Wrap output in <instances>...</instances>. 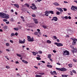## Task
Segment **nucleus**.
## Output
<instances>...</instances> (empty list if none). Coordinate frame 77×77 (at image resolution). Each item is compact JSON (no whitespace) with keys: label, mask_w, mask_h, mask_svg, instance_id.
<instances>
[{"label":"nucleus","mask_w":77,"mask_h":77,"mask_svg":"<svg viewBox=\"0 0 77 77\" xmlns=\"http://www.w3.org/2000/svg\"><path fill=\"white\" fill-rule=\"evenodd\" d=\"M1 18L8 19L9 18V15L5 14L4 13H0Z\"/></svg>","instance_id":"obj_1"},{"label":"nucleus","mask_w":77,"mask_h":77,"mask_svg":"<svg viewBox=\"0 0 77 77\" xmlns=\"http://www.w3.org/2000/svg\"><path fill=\"white\" fill-rule=\"evenodd\" d=\"M56 69L58 70L59 71H61L63 72L66 71L67 70L66 69H65V68L64 67H63V68H56Z\"/></svg>","instance_id":"obj_2"},{"label":"nucleus","mask_w":77,"mask_h":77,"mask_svg":"<svg viewBox=\"0 0 77 77\" xmlns=\"http://www.w3.org/2000/svg\"><path fill=\"white\" fill-rule=\"evenodd\" d=\"M32 6H30V8H31L33 10H36L37 9V7L35 6V5L34 3L32 4Z\"/></svg>","instance_id":"obj_3"},{"label":"nucleus","mask_w":77,"mask_h":77,"mask_svg":"<svg viewBox=\"0 0 77 77\" xmlns=\"http://www.w3.org/2000/svg\"><path fill=\"white\" fill-rule=\"evenodd\" d=\"M27 40L28 41L30 42H32L34 41L33 37H32L31 38L30 36H27Z\"/></svg>","instance_id":"obj_4"},{"label":"nucleus","mask_w":77,"mask_h":77,"mask_svg":"<svg viewBox=\"0 0 77 77\" xmlns=\"http://www.w3.org/2000/svg\"><path fill=\"white\" fill-rule=\"evenodd\" d=\"M63 55L64 56H65L66 55H69V52L68 51H67V50H66L63 51Z\"/></svg>","instance_id":"obj_5"},{"label":"nucleus","mask_w":77,"mask_h":77,"mask_svg":"<svg viewBox=\"0 0 77 77\" xmlns=\"http://www.w3.org/2000/svg\"><path fill=\"white\" fill-rule=\"evenodd\" d=\"M71 9V10H72L73 11H76L75 9L77 10V7L72 6Z\"/></svg>","instance_id":"obj_6"},{"label":"nucleus","mask_w":77,"mask_h":77,"mask_svg":"<svg viewBox=\"0 0 77 77\" xmlns=\"http://www.w3.org/2000/svg\"><path fill=\"white\" fill-rule=\"evenodd\" d=\"M55 44L57 45L58 47H60L63 46V44L62 43H55Z\"/></svg>","instance_id":"obj_7"},{"label":"nucleus","mask_w":77,"mask_h":77,"mask_svg":"<svg viewBox=\"0 0 77 77\" xmlns=\"http://www.w3.org/2000/svg\"><path fill=\"white\" fill-rule=\"evenodd\" d=\"M58 20V19L57 18V17H53L52 19H51V20L53 21L54 20L55 21H57Z\"/></svg>","instance_id":"obj_8"},{"label":"nucleus","mask_w":77,"mask_h":77,"mask_svg":"<svg viewBox=\"0 0 77 77\" xmlns=\"http://www.w3.org/2000/svg\"><path fill=\"white\" fill-rule=\"evenodd\" d=\"M25 42H26V40H25V39H23V41L22 40H19V43L21 44H24Z\"/></svg>","instance_id":"obj_9"},{"label":"nucleus","mask_w":77,"mask_h":77,"mask_svg":"<svg viewBox=\"0 0 77 77\" xmlns=\"http://www.w3.org/2000/svg\"><path fill=\"white\" fill-rule=\"evenodd\" d=\"M76 41H77V39H75L73 40V41L72 42V44L73 45H75L76 44Z\"/></svg>","instance_id":"obj_10"},{"label":"nucleus","mask_w":77,"mask_h":77,"mask_svg":"<svg viewBox=\"0 0 77 77\" xmlns=\"http://www.w3.org/2000/svg\"><path fill=\"white\" fill-rule=\"evenodd\" d=\"M73 50H72V52L74 53H77V49H75V48H73Z\"/></svg>","instance_id":"obj_11"},{"label":"nucleus","mask_w":77,"mask_h":77,"mask_svg":"<svg viewBox=\"0 0 77 77\" xmlns=\"http://www.w3.org/2000/svg\"><path fill=\"white\" fill-rule=\"evenodd\" d=\"M37 20L36 19H33V20H34V21H35V24H37L38 23V21H37Z\"/></svg>","instance_id":"obj_12"},{"label":"nucleus","mask_w":77,"mask_h":77,"mask_svg":"<svg viewBox=\"0 0 77 77\" xmlns=\"http://www.w3.org/2000/svg\"><path fill=\"white\" fill-rule=\"evenodd\" d=\"M56 73V71H53V72L52 71H51L50 72V73H51V75H55V73Z\"/></svg>","instance_id":"obj_13"},{"label":"nucleus","mask_w":77,"mask_h":77,"mask_svg":"<svg viewBox=\"0 0 77 77\" xmlns=\"http://www.w3.org/2000/svg\"><path fill=\"white\" fill-rule=\"evenodd\" d=\"M57 9L58 10V11H60L61 12H63V10H62V9L61 8H57Z\"/></svg>","instance_id":"obj_14"},{"label":"nucleus","mask_w":77,"mask_h":77,"mask_svg":"<svg viewBox=\"0 0 77 77\" xmlns=\"http://www.w3.org/2000/svg\"><path fill=\"white\" fill-rule=\"evenodd\" d=\"M14 6H15L17 8H19V6L17 4H14Z\"/></svg>","instance_id":"obj_15"},{"label":"nucleus","mask_w":77,"mask_h":77,"mask_svg":"<svg viewBox=\"0 0 77 77\" xmlns=\"http://www.w3.org/2000/svg\"><path fill=\"white\" fill-rule=\"evenodd\" d=\"M22 62L24 63H26V64H27L28 63V62L26 61V60H22Z\"/></svg>","instance_id":"obj_16"},{"label":"nucleus","mask_w":77,"mask_h":77,"mask_svg":"<svg viewBox=\"0 0 77 77\" xmlns=\"http://www.w3.org/2000/svg\"><path fill=\"white\" fill-rule=\"evenodd\" d=\"M47 66L49 68H52V66L51 65H47Z\"/></svg>","instance_id":"obj_17"},{"label":"nucleus","mask_w":77,"mask_h":77,"mask_svg":"<svg viewBox=\"0 0 77 77\" xmlns=\"http://www.w3.org/2000/svg\"><path fill=\"white\" fill-rule=\"evenodd\" d=\"M54 5H55L56 6H58L60 5L59 4L56 2L55 3H54Z\"/></svg>","instance_id":"obj_18"},{"label":"nucleus","mask_w":77,"mask_h":77,"mask_svg":"<svg viewBox=\"0 0 77 77\" xmlns=\"http://www.w3.org/2000/svg\"><path fill=\"white\" fill-rule=\"evenodd\" d=\"M47 43L49 44H50L51 43V42L49 40H48L47 41Z\"/></svg>","instance_id":"obj_19"},{"label":"nucleus","mask_w":77,"mask_h":77,"mask_svg":"<svg viewBox=\"0 0 77 77\" xmlns=\"http://www.w3.org/2000/svg\"><path fill=\"white\" fill-rule=\"evenodd\" d=\"M68 75H62V76L63 77H68Z\"/></svg>","instance_id":"obj_20"},{"label":"nucleus","mask_w":77,"mask_h":77,"mask_svg":"<svg viewBox=\"0 0 77 77\" xmlns=\"http://www.w3.org/2000/svg\"><path fill=\"white\" fill-rule=\"evenodd\" d=\"M3 28H4L5 30H6L7 28H8V26H5L4 27H3Z\"/></svg>","instance_id":"obj_21"},{"label":"nucleus","mask_w":77,"mask_h":77,"mask_svg":"<svg viewBox=\"0 0 77 77\" xmlns=\"http://www.w3.org/2000/svg\"><path fill=\"white\" fill-rule=\"evenodd\" d=\"M51 55L50 54H49L48 55V58H51Z\"/></svg>","instance_id":"obj_22"},{"label":"nucleus","mask_w":77,"mask_h":77,"mask_svg":"<svg viewBox=\"0 0 77 77\" xmlns=\"http://www.w3.org/2000/svg\"><path fill=\"white\" fill-rule=\"evenodd\" d=\"M25 6H26L27 7H29V5H28L27 3H25V4L24 5Z\"/></svg>","instance_id":"obj_23"},{"label":"nucleus","mask_w":77,"mask_h":77,"mask_svg":"<svg viewBox=\"0 0 77 77\" xmlns=\"http://www.w3.org/2000/svg\"><path fill=\"white\" fill-rule=\"evenodd\" d=\"M36 58L37 59V60H41V58L40 57H36Z\"/></svg>","instance_id":"obj_24"},{"label":"nucleus","mask_w":77,"mask_h":77,"mask_svg":"<svg viewBox=\"0 0 77 77\" xmlns=\"http://www.w3.org/2000/svg\"><path fill=\"white\" fill-rule=\"evenodd\" d=\"M15 36V34L14 33H11V36L12 37V36Z\"/></svg>","instance_id":"obj_25"},{"label":"nucleus","mask_w":77,"mask_h":77,"mask_svg":"<svg viewBox=\"0 0 77 77\" xmlns=\"http://www.w3.org/2000/svg\"><path fill=\"white\" fill-rule=\"evenodd\" d=\"M68 66L70 67L71 68V67H72V64H68Z\"/></svg>","instance_id":"obj_26"},{"label":"nucleus","mask_w":77,"mask_h":77,"mask_svg":"<svg viewBox=\"0 0 77 77\" xmlns=\"http://www.w3.org/2000/svg\"><path fill=\"white\" fill-rule=\"evenodd\" d=\"M35 76L36 77H42V76L41 75H35Z\"/></svg>","instance_id":"obj_27"},{"label":"nucleus","mask_w":77,"mask_h":77,"mask_svg":"<svg viewBox=\"0 0 77 77\" xmlns=\"http://www.w3.org/2000/svg\"><path fill=\"white\" fill-rule=\"evenodd\" d=\"M14 29L16 31H17L18 30V29L17 28H14Z\"/></svg>","instance_id":"obj_28"},{"label":"nucleus","mask_w":77,"mask_h":77,"mask_svg":"<svg viewBox=\"0 0 77 77\" xmlns=\"http://www.w3.org/2000/svg\"><path fill=\"white\" fill-rule=\"evenodd\" d=\"M45 13L47 14H50V11H46Z\"/></svg>","instance_id":"obj_29"},{"label":"nucleus","mask_w":77,"mask_h":77,"mask_svg":"<svg viewBox=\"0 0 77 77\" xmlns=\"http://www.w3.org/2000/svg\"><path fill=\"white\" fill-rule=\"evenodd\" d=\"M34 34L35 35H37L38 34V32H35L34 33Z\"/></svg>","instance_id":"obj_30"},{"label":"nucleus","mask_w":77,"mask_h":77,"mask_svg":"<svg viewBox=\"0 0 77 77\" xmlns=\"http://www.w3.org/2000/svg\"><path fill=\"white\" fill-rule=\"evenodd\" d=\"M50 13L51 14H54V12L53 11H50Z\"/></svg>","instance_id":"obj_31"},{"label":"nucleus","mask_w":77,"mask_h":77,"mask_svg":"<svg viewBox=\"0 0 77 77\" xmlns=\"http://www.w3.org/2000/svg\"><path fill=\"white\" fill-rule=\"evenodd\" d=\"M32 53L33 54V55H36V53L35 52H34L33 51L32 52Z\"/></svg>","instance_id":"obj_32"},{"label":"nucleus","mask_w":77,"mask_h":77,"mask_svg":"<svg viewBox=\"0 0 77 77\" xmlns=\"http://www.w3.org/2000/svg\"><path fill=\"white\" fill-rule=\"evenodd\" d=\"M17 56L20 57H21L22 56L20 55L19 54H17Z\"/></svg>","instance_id":"obj_33"},{"label":"nucleus","mask_w":77,"mask_h":77,"mask_svg":"<svg viewBox=\"0 0 77 77\" xmlns=\"http://www.w3.org/2000/svg\"><path fill=\"white\" fill-rule=\"evenodd\" d=\"M3 21L4 22H6L8 21V20L6 19H4L3 20Z\"/></svg>","instance_id":"obj_34"},{"label":"nucleus","mask_w":77,"mask_h":77,"mask_svg":"<svg viewBox=\"0 0 77 77\" xmlns=\"http://www.w3.org/2000/svg\"><path fill=\"white\" fill-rule=\"evenodd\" d=\"M10 20V21H11V22H13L14 20V19L13 18H11Z\"/></svg>","instance_id":"obj_35"},{"label":"nucleus","mask_w":77,"mask_h":77,"mask_svg":"<svg viewBox=\"0 0 77 77\" xmlns=\"http://www.w3.org/2000/svg\"><path fill=\"white\" fill-rule=\"evenodd\" d=\"M43 27L45 28V29H46V28H47V26H46L45 25H43Z\"/></svg>","instance_id":"obj_36"},{"label":"nucleus","mask_w":77,"mask_h":77,"mask_svg":"<svg viewBox=\"0 0 77 77\" xmlns=\"http://www.w3.org/2000/svg\"><path fill=\"white\" fill-rule=\"evenodd\" d=\"M39 75H45V73H38Z\"/></svg>","instance_id":"obj_37"},{"label":"nucleus","mask_w":77,"mask_h":77,"mask_svg":"<svg viewBox=\"0 0 77 77\" xmlns=\"http://www.w3.org/2000/svg\"><path fill=\"white\" fill-rule=\"evenodd\" d=\"M9 44L8 43H7L5 44V45L7 46V47L9 46Z\"/></svg>","instance_id":"obj_38"},{"label":"nucleus","mask_w":77,"mask_h":77,"mask_svg":"<svg viewBox=\"0 0 77 77\" xmlns=\"http://www.w3.org/2000/svg\"><path fill=\"white\" fill-rule=\"evenodd\" d=\"M70 47L71 48H73H73H74V46L73 45H71Z\"/></svg>","instance_id":"obj_39"},{"label":"nucleus","mask_w":77,"mask_h":77,"mask_svg":"<svg viewBox=\"0 0 77 77\" xmlns=\"http://www.w3.org/2000/svg\"><path fill=\"white\" fill-rule=\"evenodd\" d=\"M6 68L7 69H9V68H10V67L8 66H6Z\"/></svg>","instance_id":"obj_40"},{"label":"nucleus","mask_w":77,"mask_h":77,"mask_svg":"<svg viewBox=\"0 0 77 77\" xmlns=\"http://www.w3.org/2000/svg\"><path fill=\"white\" fill-rule=\"evenodd\" d=\"M38 53L39 54H42V52L41 51H38Z\"/></svg>","instance_id":"obj_41"},{"label":"nucleus","mask_w":77,"mask_h":77,"mask_svg":"<svg viewBox=\"0 0 77 77\" xmlns=\"http://www.w3.org/2000/svg\"><path fill=\"white\" fill-rule=\"evenodd\" d=\"M72 72H73L74 73H76V71L74 70H72Z\"/></svg>","instance_id":"obj_42"},{"label":"nucleus","mask_w":77,"mask_h":77,"mask_svg":"<svg viewBox=\"0 0 77 77\" xmlns=\"http://www.w3.org/2000/svg\"><path fill=\"white\" fill-rule=\"evenodd\" d=\"M53 38H54V39H57V37H56V36H53Z\"/></svg>","instance_id":"obj_43"},{"label":"nucleus","mask_w":77,"mask_h":77,"mask_svg":"<svg viewBox=\"0 0 77 77\" xmlns=\"http://www.w3.org/2000/svg\"><path fill=\"white\" fill-rule=\"evenodd\" d=\"M18 33L17 32H16L15 34H14V35H16V36H17L18 35Z\"/></svg>","instance_id":"obj_44"},{"label":"nucleus","mask_w":77,"mask_h":77,"mask_svg":"<svg viewBox=\"0 0 77 77\" xmlns=\"http://www.w3.org/2000/svg\"><path fill=\"white\" fill-rule=\"evenodd\" d=\"M64 18L66 19H68V17H67V16H66L65 17H64Z\"/></svg>","instance_id":"obj_45"},{"label":"nucleus","mask_w":77,"mask_h":77,"mask_svg":"<svg viewBox=\"0 0 77 77\" xmlns=\"http://www.w3.org/2000/svg\"><path fill=\"white\" fill-rule=\"evenodd\" d=\"M56 14L59 15L60 14V12H57L56 13Z\"/></svg>","instance_id":"obj_46"},{"label":"nucleus","mask_w":77,"mask_h":77,"mask_svg":"<svg viewBox=\"0 0 77 77\" xmlns=\"http://www.w3.org/2000/svg\"><path fill=\"white\" fill-rule=\"evenodd\" d=\"M32 17H36L35 15L34 14H32Z\"/></svg>","instance_id":"obj_47"},{"label":"nucleus","mask_w":77,"mask_h":77,"mask_svg":"<svg viewBox=\"0 0 77 77\" xmlns=\"http://www.w3.org/2000/svg\"><path fill=\"white\" fill-rule=\"evenodd\" d=\"M5 58H6V59H7L8 60H9V58H8V57H7V56H5Z\"/></svg>","instance_id":"obj_48"},{"label":"nucleus","mask_w":77,"mask_h":77,"mask_svg":"<svg viewBox=\"0 0 77 77\" xmlns=\"http://www.w3.org/2000/svg\"><path fill=\"white\" fill-rule=\"evenodd\" d=\"M6 23L7 24H9L10 23V22H9V21H7L6 22Z\"/></svg>","instance_id":"obj_49"},{"label":"nucleus","mask_w":77,"mask_h":77,"mask_svg":"<svg viewBox=\"0 0 77 77\" xmlns=\"http://www.w3.org/2000/svg\"><path fill=\"white\" fill-rule=\"evenodd\" d=\"M73 61L74 62H77V60H76L75 59H73Z\"/></svg>","instance_id":"obj_50"},{"label":"nucleus","mask_w":77,"mask_h":77,"mask_svg":"<svg viewBox=\"0 0 77 77\" xmlns=\"http://www.w3.org/2000/svg\"><path fill=\"white\" fill-rule=\"evenodd\" d=\"M10 42L12 43H13V41L12 40H10Z\"/></svg>","instance_id":"obj_51"},{"label":"nucleus","mask_w":77,"mask_h":77,"mask_svg":"<svg viewBox=\"0 0 77 77\" xmlns=\"http://www.w3.org/2000/svg\"><path fill=\"white\" fill-rule=\"evenodd\" d=\"M20 17L22 19V20H23V19H24V17H23V16H21Z\"/></svg>","instance_id":"obj_52"},{"label":"nucleus","mask_w":77,"mask_h":77,"mask_svg":"<svg viewBox=\"0 0 77 77\" xmlns=\"http://www.w3.org/2000/svg\"><path fill=\"white\" fill-rule=\"evenodd\" d=\"M57 65H60L61 64L60 63H57Z\"/></svg>","instance_id":"obj_53"},{"label":"nucleus","mask_w":77,"mask_h":77,"mask_svg":"<svg viewBox=\"0 0 77 77\" xmlns=\"http://www.w3.org/2000/svg\"><path fill=\"white\" fill-rule=\"evenodd\" d=\"M43 36L45 37H47V35H43Z\"/></svg>","instance_id":"obj_54"},{"label":"nucleus","mask_w":77,"mask_h":77,"mask_svg":"<svg viewBox=\"0 0 77 77\" xmlns=\"http://www.w3.org/2000/svg\"><path fill=\"white\" fill-rule=\"evenodd\" d=\"M71 73H70V75H73V72H72L71 71Z\"/></svg>","instance_id":"obj_55"},{"label":"nucleus","mask_w":77,"mask_h":77,"mask_svg":"<svg viewBox=\"0 0 77 77\" xmlns=\"http://www.w3.org/2000/svg\"><path fill=\"white\" fill-rule=\"evenodd\" d=\"M45 15L46 16H48V14H47V13H45Z\"/></svg>","instance_id":"obj_56"},{"label":"nucleus","mask_w":77,"mask_h":77,"mask_svg":"<svg viewBox=\"0 0 77 77\" xmlns=\"http://www.w3.org/2000/svg\"><path fill=\"white\" fill-rule=\"evenodd\" d=\"M63 9H64V11H67V9L65 8H64Z\"/></svg>","instance_id":"obj_57"},{"label":"nucleus","mask_w":77,"mask_h":77,"mask_svg":"<svg viewBox=\"0 0 77 77\" xmlns=\"http://www.w3.org/2000/svg\"><path fill=\"white\" fill-rule=\"evenodd\" d=\"M38 32L39 34L40 35H41L42 33H41V32H38Z\"/></svg>","instance_id":"obj_58"},{"label":"nucleus","mask_w":77,"mask_h":77,"mask_svg":"<svg viewBox=\"0 0 77 77\" xmlns=\"http://www.w3.org/2000/svg\"><path fill=\"white\" fill-rule=\"evenodd\" d=\"M6 50L7 51H10V50H9L8 49H6Z\"/></svg>","instance_id":"obj_59"},{"label":"nucleus","mask_w":77,"mask_h":77,"mask_svg":"<svg viewBox=\"0 0 77 77\" xmlns=\"http://www.w3.org/2000/svg\"><path fill=\"white\" fill-rule=\"evenodd\" d=\"M68 18L69 19H71V17L70 16H69L68 17Z\"/></svg>","instance_id":"obj_60"},{"label":"nucleus","mask_w":77,"mask_h":77,"mask_svg":"<svg viewBox=\"0 0 77 77\" xmlns=\"http://www.w3.org/2000/svg\"><path fill=\"white\" fill-rule=\"evenodd\" d=\"M57 41L58 42H60V40L59 39H57Z\"/></svg>","instance_id":"obj_61"},{"label":"nucleus","mask_w":77,"mask_h":77,"mask_svg":"<svg viewBox=\"0 0 77 77\" xmlns=\"http://www.w3.org/2000/svg\"><path fill=\"white\" fill-rule=\"evenodd\" d=\"M53 52L54 53H56V51L55 50H53Z\"/></svg>","instance_id":"obj_62"},{"label":"nucleus","mask_w":77,"mask_h":77,"mask_svg":"<svg viewBox=\"0 0 77 77\" xmlns=\"http://www.w3.org/2000/svg\"><path fill=\"white\" fill-rule=\"evenodd\" d=\"M11 12H14L13 10V9H11Z\"/></svg>","instance_id":"obj_63"},{"label":"nucleus","mask_w":77,"mask_h":77,"mask_svg":"<svg viewBox=\"0 0 77 77\" xmlns=\"http://www.w3.org/2000/svg\"><path fill=\"white\" fill-rule=\"evenodd\" d=\"M42 62L43 63H45V61H42Z\"/></svg>","instance_id":"obj_64"}]
</instances>
